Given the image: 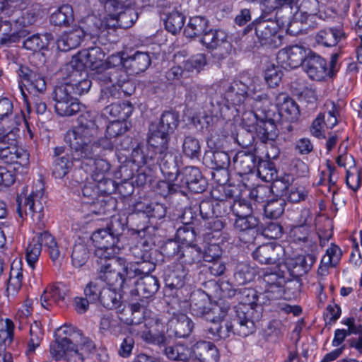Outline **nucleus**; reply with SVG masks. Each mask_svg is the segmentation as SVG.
I'll use <instances>...</instances> for the list:
<instances>
[{
    "label": "nucleus",
    "instance_id": "obj_22",
    "mask_svg": "<svg viewBox=\"0 0 362 362\" xmlns=\"http://www.w3.org/2000/svg\"><path fill=\"white\" fill-rule=\"evenodd\" d=\"M21 120V117L13 113L11 101L8 98L0 99V127L3 129L2 132L6 133L0 138L1 141L9 136H12V140L15 139L16 131H18L17 127Z\"/></svg>",
    "mask_w": 362,
    "mask_h": 362
},
{
    "label": "nucleus",
    "instance_id": "obj_54",
    "mask_svg": "<svg viewBox=\"0 0 362 362\" xmlns=\"http://www.w3.org/2000/svg\"><path fill=\"white\" fill-rule=\"evenodd\" d=\"M74 87L69 83L65 82L55 87L53 92V99L55 104L63 103L75 98Z\"/></svg>",
    "mask_w": 362,
    "mask_h": 362
},
{
    "label": "nucleus",
    "instance_id": "obj_7",
    "mask_svg": "<svg viewBox=\"0 0 362 362\" xmlns=\"http://www.w3.org/2000/svg\"><path fill=\"white\" fill-rule=\"evenodd\" d=\"M265 12L283 13L285 21H294L313 26L317 18H323L317 0H264Z\"/></svg>",
    "mask_w": 362,
    "mask_h": 362
},
{
    "label": "nucleus",
    "instance_id": "obj_31",
    "mask_svg": "<svg viewBox=\"0 0 362 362\" xmlns=\"http://www.w3.org/2000/svg\"><path fill=\"white\" fill-rule=\"evenodd\" d=\"M165 29L173 35L179 33L185 21V16L176 7H166L162 11Z\"/></svg>",
    "mask_w": 362,
    "mask_h": 362
},
{
    "label": "nucleus",
    "instance_id": "obj_49",
    "mask_svg": "<svg viewBox=\"0 0 362 362\" xmlns=\"http://www.w3.org/2000/svg\"><path fill=\"white\" fill-rule=\"evenodd\" d=\"M235 168L240 173L247 174L252 171L255 167V158L252 154L240 151L233 158Z\"/></svg>",
    "mask_w": 362,
    "mask_h": 362
},
{
    "label": "nucleus",
    "instance_id": "obj_46",
    "mask_svg": "<svg viewBox=\"0 0 362 362\" xmlns=\"http://www.w3.org/2000/svg\"><path fill=\"white\" fill-rule=\"evenodd\" d=\"M105 112L113 117H117V120L124 122L132 115L133 107L127 102L112 103L105 107Z\"/></svg>",
    "mask_w": 362,
    "mask_h": 362
},
{
    "label": "nucleus",
    "instance_id": "obj_37",
    "mask_svg": "<svg viewBox=\"0 0 362 362\" xmlns=\"http://www.w3.org/2000/svg\"><path fill=\"white\" fill-rule=\"evenodd\" d=\"M310 218V211L304 209L301 211L300 219L297 226H293L290 232V235L294 242H305L308 239L310 228L308 224Z\"/></svg>",
    "mask_w": 362,
    "mask_h": 362
},
{
    "label": "nucleus",
    "instance_id": "obj_55",
    "mask_svg": "<svg viewBox=\"0 0 362 362\" xmlns=\"http://www.w3.org/2000/svg\"><path fill=\"white\" fill-rule=\"evenodd\" d=\"M165 354L171 360L182 362H190L192 357L191 350L180 344L174 346L167 347L165 349Z\"/></svg>",
    "mask_w": 362,
    "mask_h": 362
},
{
    "label": "nucleus",
    "instance_id": "obj_12",
    "mask_svg": "<svg viewBox=\"0 0 362 362\" xmlns=\"http://www.w3.org/2000/svg\"><path fill=\"white\" fill-rule=\"evenodd\" d=\"M122 230V226L119 219L113 217L110 226L99 229L92 234L91 240L95 248V256L101 261L114 257L119 253V235Z\"/></svg>",
    "mask_w": 362,
    "mask_h": 362
},
{
    "label": "nucleus",
    "instance_id": "obj_16",
    "mask_svg": "<svg viewBox=\"0 0 362 362\" xmlns=\"http://www.w3.org/2000/svg\"><path fill=\"white\" fill-rule=\"evenodd\" d=\"M42 246L47 248L52 262H57L61 256L62 251L59 246L50 233L47 231L37 233L28 245L25 251L26 261L32 269L35 268Z\"/></svg>",
    "mask_w": 362,
    "mask_h": 362
},
{
    "label": "nucleus",
    "instance_id": "obj_30",
    "mask_svg": "<svg viewBox=\"0 0 362 362\" xmlns=\"http://www.w3.org/2000/svg\"><path fill=\"white\" fill-rule=\"evenodd\" d=\"M284 284V277L276 272L263 271L262 284L268 298H276L280 296Z\"/></svg>",
    "mask_w": 362,
    "mask_h": 362
},
{
    "label": "nucleus",
    "instance_id": "obj_33",
    "mask_svg": "<svg viewBox=\"0 0 362 362\" xmlns=\"http://www.w3.org/2000/svg\"><path fill=\"white\" fill-rule=\"evenodd\" d=\"M66 294V288L62 284L49 286L41 296V305L49 309L54 304L63 301Z\"/></svg>",
    "mask_w": 362,
    "mask_h": 362
},
{
    "label": "nucleus",
    "instance_id": "obj_63",
    "mask_svg": "<svg viewBox=\"0 0 362 362\" xmlns=\"http://www.w3.org/2000/svg\"><path fill=\"white\" fill-rule=\"evenodd\" d=\"M284 202L282 199L269 201L264 206V214L270 218H278L284 211Z\"/></svg>",
    "mask_w": 362,
    "mask_h": 362
},
{
    "label": "nucleus",
    "instance_id": "obj_3",
    "mask_svg": "<svg viewBox=\"0 0 362 362\" xmlns=\"http://www.w3.org/2000/svg\"><path fill=\"white\" fill-rule=\"evenodd\" d=\"M28 0H0V44L18 41L26 35L25 28L33 24L36 16L25 10Z\"/></svg>",
    "mask_w": 362,
    "mask_h": 362
},
{
    "label": "nucleus",
    "instance_id": "obj_64",
    "mask_svg": "<svg viewBox=\"0 0 362 362\" xmlns=\"http://www.w3.org/2000/svg\"><path fill=\"white\" fill-rule=\"evenodd\" d=\"M88 258V252L86 246L82 244H76L71 254L73 265L75 267H81L86 262Z\"/></svg>",
    "mask_w": 362,
    "mask_h": 362
},
{
    "label": "nucleus",
    "instance_id": "obj_34",
    "mask_svg": "<svg viewBox=\"0 0 362 362\" xmlns=\"http://www.w3.org/2000/svg\"><path fill=\"white\" fill-rule=\"evenodd\" d=\"M276 107L279 115L290 121L297 119L300 113L296 102L284 93H280L276 97Z\"/></svg>",
    "mask_w": 362,
    "mask_h": 362
},
{
    "label": "nucleus",
    "instance_id": "obj_32",
    "mask_svg": "<svg viewBox=\"0 0 362 362\" xmlns=\"http://www.w3.org/2000/svg\"><path fill=\"white\" fill-rule=\"evenodd\" d=\"M150 63V57L147 52L137 51L132 56L126 58L124 62V66L127 71L128 78L129 79V75L144 71Z\"/></svg>",
    "mask_w": 362,
    "mask_h": 362
},
{
    "label": "nucleus",
    "instance_id": "obj_59",
    "mask_svg": "<svg viewBox=\"0 0 362 362\" xmlns=\"http://www.w3.org/2000/svg\"><path fill=\"white\" fill-rule=\"evenodd\" d=\"M259 223V219L253 214H250L245 216L236 217L233 227L238 231H247L257 228Z\"/></svg>",
    "mask_w": 362,
    "mask_h": 362
},
{
    "label": "nucleus",
    "instance_id": "obj_20",
    "mask_svg": "<svg viewBox=\"0 0 362 362\" xmlns=\"http://www.w3.org/2000/svg\"><path fill=\"white\" fill-rule=\"evenodd\" d=\"M310 49L302 45H292L280 49L276 54L277 64L285 69L299 67L310 54Z\"/></svg>",
    "mask_w": 362,
    "mask_h": 362
},
{
    "label": "nucleus",
    "instance_id": "obj_6",
    "mask_svg": "<svg viewBox=\"0 0 362 362\" xmlns=\"http://www.w3.org/2000/svg\"><path fill=\"white\" fill-rule=\"evenodd\" d=\"M130 319L121 320L131 325L129 332L132 334L139 336L149 344L160 345L165 343V326L163 319L151 310L137 305H132Z\"/></svg>",
    "mask_w": 362,
    "mask_h": 362
},
{
    "label": "nucleus",
    "instance_id": "obj_27",
    "mask_svg": "<svg viewBox=\"0 0 362 362\" xmlns=\"http://www.w3.org/2000/svg\"><path fill=\"white\" fill-rule=\"evenodd\" d=\"M283 252L281 245L267 243L258 247L253 252V257L261 264H279L280 254Z\"/></svg>",
    "mask_w": 362,
    "mask_h": 362
},
{
    "label": "nucleus",
    "instance_id": "obj_8",
    "mask_svg": "<svg viewBox=\"0 0 362 362\" xmlns=\"http://www.w3.org/2000/svg\"><path fill=\"white\" fill-rule=\"evenodd\" d=\"M105 263L98 269V278L110 288H121L124 283L141 274L138 263L128 262L122 257L105 259Z\"/></svg>",
    "mask_w": 362,
    "mask_h": 362
},
{
    "label": "nucleus",
    "instance_id": "obj_52",
    "mask_svg": "<svg viewBox=\"0 0 362 362\" xmlns=\"http://www.w3.org/2000/svg\"><path fill=\"white\" fill-rule=\"evenodd\" d=\"M117 288H103L99 301L107 309H115L120 304V294L117 293Z\"/></svg>",
    "mask_w": 362,
    "mask_h": 362
},
{
    "label": "nucleus",
    "instance_id": "obj_19",
    "mask_svg": "<svg viewBox=\"0 0 362 362\" xmlns=\"http://www.w3.org/2000/svg\"><path fill=\"white\" fill-rule=\"evenodd\" d=\"M87 16L81 20V25L77 26L72 30L62 33L57 40V48L63 52L76 48L82 42L86 35H90L91 38H96L99 44L105 45V42L100 35V37L91 35L88 29L86 19Z\"/></svg>",
    "mask_w": 362,
    "mask_h": 362
},
{
    "label": "nucleus",
    "instance_id": "obj_47",
    "mask_svg": "<svg viewBox=\"0 0 362 362\" xmlns=\"http://www.w3.org/2000/svg\"><path fill=\"white\" fill-rule=\"evenodd\" d=\"M43 336L44 332L40 323L35 321L30 327V339L26 350V354L29 358L34 354L36 349L40 345Z\"/></svg>",
    "mask_w": 362,
    "mask_h": 362
},
{
    "label": "nucleus",
    "instance_id": "obj_28",
    "mask_svg": "<svg viewBox=\"0 0 362 362\" xmlns=\"http://www.w3.org/2000/svg\"><path fill=\"white\" fill-rule=\"evenodd\" d=\"M191 351L190 362H216L218 359L217 349L209 341L197 342Z\"/></svg>",
    "mask_w": 362,
    "mask_h": 362
},
{
    "label": "nucleus",
    "instance_id": "obj_29",
    "mask_svg": "<svg viewBox=\"0 0 362 362\" xmlns=\"http://www.w3.org/2000/svg\"><path fill=\"white\" fill-rule=\"evenodd\" d=\"M21 78L20 86H25L29 91L43 93L46 90V82L42 76L30 71L27 67L21 66L18 70Z\"/></svg>",
    "mask_w": 362,
    "mask_h": 362
},
{
    "label": "nucleus",
    "instance_id": "obj_45",
    "mask_svg": "<svg viewBox=\"0 0 362 362\" xmlns=\"http://www.w3.org/2000/svg\"><path fill=\"white\" fill-rule=\"evenodd\" d=\"M208 21L203 16H197L191 17L187 24L184 33L187 37H194L206 32Z\"/></svg>",
    "mask_w": 362,
    "mask_h": 362
},
{
    "label": "nucleus",
    "instance_id": "obj_23",
    "mask_svg": "<svg viewBox=\"0 0 362 362\" xmlns=\"http://www.w3.org/2000/svg\"><path fill=\"white\" fill-rule=\"evenodd\" d=\"M308 76L316 81H322L332 77V71L325 59L315 53L310 54L305 60L303 65Z\"/></svg>",
    "mask_w": 362,
    "mask_h": 362
},
{
    "label": "nucleus",
    "instance_id": "obj_1",
    "mask_svg": "<svg viewBox=\"0 0 362 362\" xmlns=\"http://www.w3.org/2000/svg\"><path fill=\"white\" fill-rule=\"evenodd\" d=\"M98 134L94 115L83 113L78 118V125L66 135V141L74 151V158L83 160L82 168L91 175L93 180L99 184L108 182L110 163L100 158L106 151H112V143L108 139L101 140L98 145H92L93 138Z\"/></svg>",
    "mask_w": 362,
    "mask_h": 362
},
{
    "label": "nucleus",
    "instance_id": "obj_36",
    "mask_svg": "<svg viewBox=\"0 0 362 362\" xmlns=\"http://www.w3.org/2000/svg\"><path fill=\"white\" fill-rule=\"evenodd\" d=\"M168 326L170 329H173L177 337H185L191 333L194 325L185 314L178 313L171 317L168 322Z\"/></svg>",
    "mask_w": 362,
    "mask_h": 362
},
{
    "label": "nucleus",
    "instance_id": "obj_24",
    "mask_svg": "<svg viewBox=\"0 0 362 362\" xmlns=\"http://www.w3.org/2000/svg\"><path fill=\"white\" fill-rule=\"evenodd\" d=\"M181 182L182 184L179 187L177 184L170 185L169 191L177 192L178 188L187 187L195 193H200L205 189V182L199 170L195 167H187L184 169Z\"/></svg>",
    "mask_w": 362,
    "mask_h": 362
},
{
    "label": "nucleus",
    "instance_id": "obj_15",
    "mask_svg": "<svg viewBox=\"0 0 362 362\" xmlns=\"http://www.w3.org/2000/svg\"><path fill=\"white\" fill-rule=\"evenodd\" d=\"M44 185L40 180H38L31 189L29 195L22 197L21 195L17 197V211L18 215L23 218V215H30L39 228L42 226L44 209Z\"/></svg>",
    "mask_w": 362,
    "mask_h": 362
},
{
    "label": "nucleus",
    "instance_id": "obj_57",
    "mask_svg": "<svg viewBox=\"0 0 362 362\" xmlns=\"http://www.w3.org/2000/svg\"><path fill=\"white\" fill-rule=\"evenodd\" d=\"M99 190L95 183L89 182L82 188L81 202L83 204L90 205V206L98 204Z\"/></svg>",
    "mask_w": 362,
    "mask_h": 362
},
{
    "label": "nucleus",
    "instance_id": "obj_43",
    "mask_svg": "<svg viewBox=\"0 0 362 362\" xmlns=\"http://www.w3.org/2000/svg\"><path fill=\"white\" fill-rule=\"evenodd\" d=\"M316 258L313 255H299L294 259H291L286 264L292 267V272L296 275H301L307 272L313 264Z\"/></svg>",
    "mask_w": 362,
    "mask_h": 362
},
{
    "label": "nucleus",
    "instance_id": "obj_10",
    "mask_svg": "<svg viewBox=\"0 0 362 362\" xmlns=\"http://www.w3.org/2000/svg\"><path fill=\"white\" fill-rule=\"evenodd\" d=\"M178 115L175 112H164L158 123H152L149 127L148 137V147L158 152V161L165 157H172V155L165 152L168 146V134L174 131L178 124Z\"/></svg>",
    "mask_w": 362,
    "mask_h": 362
},
{
    "label": "nucleus",
    "instance_id": "obj_18",
    "mask_svg": "<svg viewBox=\"0 0 362 362\" xmlns=\"http://www.w3.org/2000/svg\"><path fill=\"white\" fill-rule=\"evenodd\" d=\"M202 44L214 51L213 57L217 61L228 57L232 50V45L228 40L227 33L222 30H210L204 33Z\"/></svg>",
    "mask_w": 362,
    "mask_h": 362
},
{
    "label": "nucleus",
    "instance_id": "obj_62",
    "mask_svg": "<svg viewBox=\"0 0 362 362\" xmlns=\"http://www.w3.org/2000/svg\"><path fill=\"white\" fill-rule=\"evenodd\" d=\"M13 323L11 320L6 319L1 324L0 329V350L3 346L9 345L13 339Z\"/></svg>",
    "mask_w": 362,
    "mask_h": 362
},
{
    "label": "nucleus",
    "instance_id": "obj_50",
    "mask_svg": "<svg viewBox=\"0 0 362 362\" xmlns=\"http://www.w3.org/2000/svg\"><path fill=\"white\" fill-rule=\"evenodd\" d=\"M71 149L72 150L71 158L68 154H66L55 159L53 174L56 178L64 177L71 168L72 160L75 159L74 158V151L71 148Z\"/></svg>",
    "mask_w": 362,
    "mask_h": 362
},
{
    "label": "nucleus",
    "instance_id": "obj_13",
    "mask_svg": "<svg viewBox=\"0 0 362 362\" xmlns=\"http://www.w3.org/2000/svg\"><path fill=\"white\" fill-rule=\"evenodd\" d=\"M105 55V52L98 46L81 50L72 57L66 65V70L69 71L71 69H76V75L88 69L95 71V78L103 86V81H105L103 75Z\"/></svg>",
    "mask_w": 362,
    "mask_h": 362
},
{
    "label": "nucleus",
    "instance_id": "obj_42",
    "mask_svg": "<svg viewBox=\"0 0 362 362\" xmlns=\"http://www.w3.org/2000/svg\"><path fill=\"white\" fill-rule=\"evenodd\" d=\"M159 284L158 279L149 274H146L136 283L138 293L144 298H148L156 293L158 290Z\"/></svg>",
    "mask_w": 362,
    "mask_h": 362
},
{
    "label": "nucleus",
    "instance_id": "obj_58",
    "mask_svg": "<svg viewBox=\"0 0 362 362\" xmlns=\"http://www.w3.org/2000/svg\"><path fill=\"white\" fill-rule=\"evenodd\" d=\"M206 59L204 54H197L192 56L184 62V68L189 76L191 74H198L206 66Z\"/></svg>",
    "mask_w": 362,
    "mask_h": 362
},
{
    "label": "nucleus",
    "instance_id": "obj_9",
    "mask_svg": "<svg viewBox=\"0 0 362 362\" xmlns=\"http://www.w3.org/2000/svg\"><path fill=\"white\" fill-rule=\"evenodd\" d=\"M272 12H265L264 6L262 8L261 16L255 19L252 24L255 25V33L260 44L269 48H276L282 45L283 37L279 33L281 28L286 27L287 29L295 23L292 18L283 24L285 18L283 13H276L277 19L274 21L269 15Z\"/></svg>",
    "mask_w": 362,
    "mask_h": 362
},
{
    "label": "nucleus",
    "instance_id": "obj_26",
    "mask_svg": "<svg viewBox=\"0 0 362 362\" xmlns=\"http://www.w3.org/2000/svg\"><path fill=\"white\" fill-rule=\"evenodd\" d=\"M147 150L148 153L146 155L145 154L144 150L141 148L134 149L132 153V164L137 167L139 171L132 182L137 186H142L146 182V175L140 168L144 165L148 164L149 160H152L154 156L158 153V152L154 151L153 148L149 147H148ZM132 168H133V166H132Z\"/></svg>",
    "mask_w": 362,
    "mask_h": 362
},
{
    "label": "nucleus",
    "instance_id": "obj_5",
    "mask_svg": "<svg viewBox=\"0 0 362 362\" xmlns=\"http://www.w3.org/2000/svg\"><path fill=\"white\" fill-rule=\"evenodd\" d=\"M123 54L117 53L108 57L104 62L103 75L105 81H103L100 100L107 102L110 98H119L123 93L130 95L135 89L134 83L128 78L127 71L124 66Z\"/></svg>",
    "mask_w": 362,
    "mask_h": 362
},
{
    "label": "nucleus",
    "instance_id": "obj_39",
    "mask_svg": "<svg viewBox=\"0 0 362 362\" xmlns=\"http://www.w3.org/2000/svg\"><path fill=\"white\" fill-rule=\"evenodd\" d=\"M195 236V232L192 227L185 224L177 230L175 240L179 244L180 249L186 247L188 250L189 247H192L194 248L197 253H199V248L194 244Z\"/></svg>",
    "mask_w": 362,
    "mask_h": 362
},
{
    "label": "nucleus",
    "instance_id": "obj_14",
    "mask_svg": "<svg viewBox=\"0 0 362 362\" xmlns=\"http://www.w3.org/2000/svg\"><path fill=\"white\" fill-rule=\"evenodd\" d=\"M206 320L212 321V325L209 328V333L220 339L228 338L230 334L247 337L255 330L253 321L247 317L246 313L242 308H238L230 315L226 321L224 327L220 326L214 318L206 317Z\"/></svg>",
    "mask_w": 362,
    "mask_h": 362
},
{
    "label": "nucleus",
    "instance_id": "obj_38",
    "mask_svg": "<svg viewBox=\"0 0 362 362\" xmlns=\"http://www.w3.org/2000/svg\"><path fill=\"white\" fill-rule=\"evenodd\" d=\"M85 113L93 114L94 115L95 122V124H97V120H96L97 114L95 112L88 111V112H86ZM96 125H97V128L98 129V124H96ZM126 131H127V124L123 121L115 120V121L111 122L109 124V125L107 127L105 137L97 139L96 138L98 135V133L97 135L93 138L90 144L98 145L101 140L108 139L114 145V143L112 141V139H114V138L122 134Z\"/></svg>",
    "mask_w": 362,
    "mask_h": 362
},
{
    "label": "nucleus",
    "instance_id": "obj_51",
    "mask_svg": "<svg viewBox=\"0 0 362 362\" xmlns=\"http://www.w3.org/2000/svg\"><path fill=\"white\" fill-rule=\"evenodd\" d=\"M73 20V10L69 5H63L53 12L49 18L53 25L62 26L68 24Z\"/></svg>",
    "mask_w": 362,
    "mask_h": 362
},
{
    "label": "nucleus",
    "instance_id": "obj_41",
    "mask_svg": "<svg viewBox=\"0 0 362 362\" xmlns=\"http://www.w3.org/2000/svg\"><path fill=\"white\" fill-rule=\"evenodd\" d=\"M344 37L345 33L341 29L328 28L320 30L315 36V41L318 45L331 47L335 45Z\"/></svg>",
    "mask_w": 362,
    "mask_h": 362
},
{
    "label": "nucleus",
    "instance_id": "obj_61",
    "mask_svg": "<svg viewBox=\"0 0 362 362\" xmlns=\"http://www.w3.org/2000/svg\"><path fill=\"white\" fill-rule=\"evenodd\" d=\"M13 157V163H12V165H15L13 170H18L19 168H21L20 173H25V170L27 169L29 165V154L28 152L22 147L17 146L15 154Z\"/></svg>",
    "mask_w": 362,
    "mask_h": 362
},
{
    "label": "nucleus",
    "instance_id": "obj_60",
    "mask_svg": "<svg viewBox=\"0 0 362 362\" xmlns=\"http://www.w3.org/2000/svg\"><path fill=\"white\" fill-rule=\"evenodd\" d=\"M100 331L104 334L117 335L119 333L118 321L110 315H105L101 317Z\"/></svg>",
    "mask_w": 362,
    "mask_h": 362
},
{
    "label": "nucleus",
    "instance_id": "obj_44",
    "mask_svg": "<svg viewBox=\"0 0 362 362\" xmlns=\"http://www.w3.org/2000/svg\"><path fill=\"white\" fill-rule=\"evenodd\" d=\"M69 72L70 73V81L68 83H71L74 87V93L76 95H81L87 93L91 86V82L86 78L88 76L86 71L78 72L76 75V69H71Z\"/></svg>",
    "mask_w": 362,
    "mask_h": 362
},
{
    "label": "nucleus",
    "instance_id": "obj_2",
    "mask_svg": "<svg viewBox=\"0 0 362 362\" xmlns=\"http://www.w3.org/2000/svg\"><path fill=\"white\" fill-rule=\"evenodd\" d=\"M263 87L259 77L247 74L241 75L238 81L230 83L223 81L220 86L219 92L221 94L223 93L224 105L228 108L230 105L240 107L242 104H245L252 109L243 114V126L247 132V140L241 142L240 136L237 138L238 143L245 148L252 145L257 123L260 120L257 119L255 110H260L264 113L270 103L267 95L262 91ZM237 111L240 112V107Z\"/></svg>",
    "mask_w": 362,
    "mask_h": 362
},
{
    "label": "nucleus",
    "instance_id": "obj_53",
    "mask_svg": "<svg viewBox=\"0 0 362 362\" xmlns=\"http://www.w3.org/2000/svg\"><path fill=\"white\" fill-rule=\"evenodd\" d=\"M189 300L193 315L197 316L209 315L207 308L205 307V295L203 292L201 291H193L190 295Z\"/></svg>",
    "mask_w": 362,
    "mask_h": 362
},
{
    "label": "nucleus",
    "instance_id": "obj_40",
    "mask_svg": "<svg viewBox=\"0 0 362 362\" xmlns=\"http://www.w3.org/2000/svg\"><path fill=\"white\" fill-rule=\"evenodd\" d=\"M255 136L264 143L274 141L277 136L275 123L270 119H260L257 123V127L254 132V138Z\"/></svg>",
    "mask_w": 362,
    "mask_h": 362
},
{
    "label": "nucleus",
    "instance_id": "obj_56",
    "mask_svg": "<svg viewBox=\"0 0 362 362\" xmlns=\"http://www.w3.org/2000/svg\"><path fill=\"white\" fill-rule=\"evenodd\" d=\"M54 105L55 111L57 115L62 117L71 116L81 110V105L78 103V99L75 97L67 101Z\"/></svg>",
    "mask_w": 362,
    "mask_h": 362
},
{
    "label": "nucleus",
    "instance_id": "obj_21",
    "mask_svg": "<svg viewBox=\"0 0 362 362\" xmlns=\"http://www.w3.org/2000/svg\"><path fill=\"white\" fill-rule=\"evenodd\" d=\"M339 107L333 101L325 104V110L320 113L313 121L310 132L315 137H325V127L332 129L337 124Z\"/></svg>",
    "mask_w": 362,
    "mask_h": 362
},
{
    "label": "nucleus",
    "instance_id": "obj_17",
    "mask_svg": "<svg viewBox=\"0 0 362 362\" xmlns=\"http://www.w3.org/2000/svg\"><path fill=\"white\" fill-rule=\"evenodd\" d=\"M55 341L51 343L49 354L51 356L59 357L61 354L57 351V349H62L63 346L72 344V343L81 342V349L86 351L93 350V342L82 335L74 327L70 325H64L56 329L54 332Z\"/></svg>",
    "mask_w": 362,
    "mask_h": 362
},
{
    "label": "nucleus",
    "instance_id": "obj_11",
    "mask_svg": "<svg viewBox=\"0 0 362 362\" xmlns=\"http://www.w3.org/2000/svg\"><path fill=\"white\" fill-rule=\"evenodd\" d=\"M122 230V226L119 219L113 217L110 226L99 229L92 234L91 240L95 248V256L101 261L114 257L119 253V235Z\"/></svg>",
    "mask_w": 362,
    "mask_h": 362
},
{
    "label": "nucleus",
    "instance_id": "obj_25",
    "mask_svg": "<svg viewBox=\"0 0 362 362\" xmlns=\"http://www.w3.org/2000/svg\"><path fill=\"white\" fill-rule=\"evenodd\" d=\"M228 206L230 207V209L235 217L248 216L252 214L253 212L252 206L250 202L240 199L235 200L232 205L230 202L228 200H220L219 202H217L214 206V214L216 216L223 215L227 212L225 208Z\"/></svg>",
    "mask_w": 362,
    "mask_h": 362
},
{
    "label": "nucleus",
    "instance_id": "obj_48",
    "mask_svg": "<svg viewBox=\"0 0 362 362\" xmlns=\"http://www.w3.org/2000/svg\"><path fill=\"white\" fill-rule=\"evenodd\" d=\"M52 39L53 37L50 33L35 34L24 41L23 47L26 49L33 52L39 51L45 48Z\"/></svg>",
    "mask_w": 362,
    "mask_h": 362
},
{
    "label": "nucleus",
    "instance_id": "obj_4",
    "mask_svg": "<svg viewBox=\"0 0 362 362\" xmlns=\"http://www.w3.org/2000/svg\"><path fill=\"white\" fill-rule=\"evenodd\" d=\"M103 14H90L87 16L86 23L88 32L94 35L100 37L103 35L106 42L107 30L121 27L127 28L133 25L137 19V14L134 8L128 5H124L117 0L107 2L104 7Z\"/></svg>",
    "mask_w": 362,
    "mask_h": 362
},
{
    "label": "nucleus",
    "instance_id": "obj_35",
    "mask_svg": "<svg viewBox=\"0 0 362 362\" xmlns=\"http://www.w3.org/2000/svg\"><path fill=\"white\" fill-rule=\"evenodd\" d=\"M93 350L86 351L81 349V342L72 343L63 346L62 349H57V351L61 354L59 357L51 356L56 361L66 359L68 362H83L84 355L90 354Z\"/></svg>",
    "mask_w": 362,
    "mask_h": 362
}]
</instances>
